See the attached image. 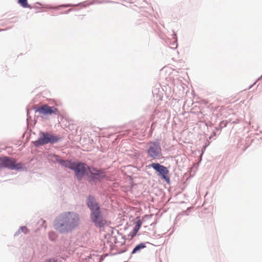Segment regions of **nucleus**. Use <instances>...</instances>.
Returning a JSON list of instances; mask_svg holds the SVG:
<instances>
[{
  "mask_svg": "<svg viewBox=\"0 0 262 262\" xmlns=\"http://www.w3.org/2000/svg\"><path fill=\"white\" fill-rule=\"evenodd\" d=\"M151 166L158 171L162 175L163 179L166 178V175L168 174V170L166 167L157 163L151 164Z\"/></svg>",
  "mask_w": 262,
  "mask_h": 262,
  "instance_id": "nucleus-8",
  "label": "nucleus"
},
{
  "mask_svg": "<svg viewBox=\"0 0 262 262\" xmlns=\"http://www.w3.org/2000/svg\"><path fill=\"white\" fill-rule=\"evenodd\" d=\"M138 230H139V227H135L134 228L133 231L132 232V237H133L137 234V233L138 232Z\"/></svg>",
  "mask_w": 262,
  "mask_h": 262,
  "instance_id": "nucleus-13",
  "label": "nucleus"
},
{
  "mask_svg": "<svg viewBox=\"0 0 262 262\" xmlns=\"http://www.w3.org/2000/svg\"><path fill=\"white\" fill-rule=\"evenodd\" d=\"M45 262H55V261L53 259H48L46 261H45Z\"/></svg>",
  "mask_w": 262,
  "mask_h": 262,
  "instance_id": "nucleus-16",
  "label": "nucleus"
},
{
  "mask_svg": "<svg viewBox=\"0 0 262 262\" xmlns=\"http://www.w3.org/2000/svg\"><path fill=\"white\" fill-rule=\"evenodd\" d=\"M18 3L24 8H30L31 7L28 4L27 0H18Z\"/></svg>",
  "mask_w": 262,
  "mask_h": 262,
  "instance_id": "nucleus-12",
  "label": "nucleus"
},
{
  "mask_svg": "<svg viewBox=\"0 0 262 262\" xmlns=\"http://www.w3.org/2000/svg\"><path fill=\"white\" fill-rule=\"evenodd\" d=\"M79 217L78 214L69 212L63 214L57 219L54 222V227L60 232H66L71 231L78 226Z\"/></svg>",
  "mask_w": 262,
  "mask_h": 262,
  "instance_id": "nucleus-1",
  "label": "nucleus"
},
{
  "mask_svg": "<svg viewBox=\"0 0 262 262\" xmlns=\"http://www.w3.org/2000/svg\"><path fill=\"white\" fill-rule=\"evenodd\" d=\"M35 112L43 115L57 114L58 113V109L54 106H50L47 104L35 108Z\"/></svg>",
  "mask_w": 262,
  "mask_h": 262,
  "instance_id": "nucleus-6",
  "label": "nucleus"
},
{
  "mask_svg": "<svg viewBox=\"0 0 262 262\" xmlns=\"http://www.w3.org/2000/svg\"><path fill=\"white\" fill-rule=\"evenodd\" d=\"M40 138L34 143L35 146H38L48 143H54L59 140V138L48 133H41Z\"/></svg>",
  "mask_w": 262,
  "mask_h": 262,
  "instance_id": "nucleus-5",
  "label": "nucleus"
},
{
  "mask_svg": "<svg viewBox=\"0 0 262 262\" xmlns=\"http://www.w3.org/2000/svg\"><path fill=\"white\" fill-rule=\"evenodd\" d=\"M146 247V246L143 243H141L138 245H137L135 248L134 249L133 252H132V253L134 254V253H136L137 251H139L141 249H142Z\"/></svg>",
  "mask_w": 262,
  "mask_h": 262,
  "instance_id": "nucleus-11",
  "label": "nucleus"
},
{
  "mask_svg": "<svg viewBox=\"0 0 262 262\" xmlns=\"http://www.w3.org/2000/svg\"><path fill=\"white\" fill-rule=\"evenodd\" d=\"M72 170L74 171L78 179H80L84 175L86 170L85 164L81 163L74 162L72 167Z\"/></svg>",
  "mask_w": 262,
  "mask_h": 262,
  "instance_id": "nucleus-7",
  "label": "nucleus"
},
{
  "mask_svg": "<svg viewBox=\"0 0 262 262\" xmlns=\"http://www.w3.org/2000/svg\"><path fill=\"white\" fill-rule=\"evenodd\" d=\"M52 235H54V233H50L49 234V236H50V238H52V237H51Z\"/></svg>",
  "mask_w": 262,
  "mask_h": 262,
  "instance_id": "nucleus-17",
  "label": "nucleus"
},
{
  "mask_svg": "<svg viewBox=\"0 0 262 262\" xmlns=\"http://www.w3.org/2000/svg\"><path fill=\"white\" fill-rule=\"evenodd\" d=\"M59 162L62 166H64L66 167H68L71 169H72V167L73 166V165L74 164V162H71V161L68 160H60V161H59Z\"/></svg>",
  "mask_w": 262,
  "mask_h": 262,
  "instance_id": "nucleus-10",
  "label": "nucleus"
},
{
  "mask_svg": "<svg viewBox=\"0 0 262 262\" xmlns=\"http://www.w3.org/2000/svg\"><path fill=\"white\" fill-rule=\"evenodd\" d=\"M4 167L12 170H18L22 168V164L21 163H16V160L13 158L8 157H0V168Z\"/></svg>",
  "mask_w": 262,
  "mask_h": 262,
  "instance_id": "nucleus-4",
  "label": "nucleus"
},
{
  "mask_svg": "<svg viewBox=\"0 0 262 262\" xmlns=\"http://www.w3.org/2000/svg\"><path fill=\"white\" fill-rule=\"evenodd\" d=\"M20 230H21V232H25V233H26L28 232V230L27 228L25 226L20 227L19 231H20Z\"/></svg>",
  "mask_w": 262,
  "mask_h": 262,
  "instance_id": "nucleus-14",
  "label": "nucleus"
},
{
  "mask_svg": "<svg viewBox=\"0 0 262 262\" xmlns=\"http://www.w3.org/2000/svg\"><path fill=\"white\" fill-rule=\"evenodd\" d=\"M88 169L94 179L99 180L105 176V173L100 170L97 169L93 167H89Z\"/></svg>",
  "mask_w": 262,
  "mask_h": 262,
  "instance_id": "nucleus-9",
  "label": "nucleus"
},
{
  "mask_svg": "<svg viewBox=\"0 0 262 262\" xmlns=\"http://www.w3.org/2000/svg\"><path fill=\"white\" fill-rule=\"evenodd\" d=\"M141 225V223L140 221H138L136 227H139V229L140 228Z\"/></svg>",
  "mask_w": 262,
  "mask_h": 262,
  "instance_id": "nucleus-15",
  "label": "nucleus"
},
{
  "mask_svg": "<svg viewBox=\"0 0 262 262\" xmlns=\"http://www.w3.org/2000/svg\"><path fill=\"white\" fill-rule=\"evenodd\" d=\"M148 157L152 159H159L162 156L160 144L158 141L150 142L148 143L147 149Z\"/></svg>",
  "mask_w": 262,
  "mask_h": 262,
  "instance_id": "nucleus-3",
  "label": "nucleus"
},
{
  "mask_svg": "<svg viewBox=\"0 0 262 262\" xmlns=\"http://www.w3.org/2000/svg\"><path fill=\"white\" fill-rule=\"evenodd\" d=\"M87 204L91 211V219L96 227L101 228L106 224V221L100 211V207L92 196L88 199Z\"/></svg>",
  "mask_w": 262,
  "mask_h": 262,
  "instance_id": "nucleus-2",
  "label": "nucleus"
}]
</instances>
